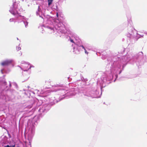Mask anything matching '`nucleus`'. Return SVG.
<instances>
[{
  "instance_id": "1",
  "label": "nucleus",
  "mask_w": 147,
  "mask_h": 147,
  "mask_svg": "<svg viewBox=\"0 0 147 147\" xmlns=\"http://www.w3.org/2000/svg\"><path fill=\"white\" fill-rule=\"evenodd\" d=\"M12 61L11 60H6L2 62L1 64L3 66H7L11 63Z\"/></svg>"
},
{
  "instance_id": "2",
  "label": "nucleus",
  "mask_w": 147,
  "mask_h": 147,
  "mask_svg": "<svg viewBox=\"0 0 147 147\" xmlns=\"http://www.w3.org/2000/svg\"><path fill=\"white\" fill-rule=\"evenodd\" d=\"M53 1V0H48V5L49 6L52 3Z\"/></svg>"
},
{
  "instance_id": "3",
  "label": "nucleus",
  "mask_w": 147,
  "mask_h": 147,
  "mask_svg": "<svg viewBox=\"0 0 147 147\" xmlns=\"http://www.w3.org/2000/svg\"><path fill=\"white\" fill-rule=\"evenodd\" d=\"M13 14L14 15H18L19 16H21V15H20V13H19L18 12H17L16 13H15V12L13 13Z\"/></svg>"
},
{
  "instance_id": "4",
  "label": "nucleus",
  "mask_w": 147,
  "mask_h": 147,
  "mask_svg": "<svg viewBox=\"0 0 147 147\" xmlns=\"http://www.w3.org/2000/svg\"><path fill=\"white\" fill-rule=\"evenodd\" d=\"M47 28H48L50 29L51 30H52V32H54V29L53 28H51V27H49V26H47Z\"/></svg>"
},
{
  "instance_id": "5",
  "label": "nucleus",
  "mask_w": 147,
  "mask_h": 147,
  "mask_svg": "<svg viewBox=\"0 0 147 147\" xmlns=\"http://www.w3.org/2000/svg\"><path fill=\"white\" fill-rule=\"evenodd\" d=\"M16 49L17 51H18L21 49V48L20 47H16Z\"/></svg>"
},
{
  "instance_id": "6",
  "label": "nucleus",
  "mask_w": 147,
  "mask_h": 147,
  "mask_svg": "<svg viewBox=\"0 0 147 147\" xmlns=\"http://www.w3.org/2000/svg\"><path fill=\"white\" fill-rule=\"evenodd\" d=\"M84 50L85 51V53H86V54H88V52L86 51V49H84Z\"/></svg>"
},
{
  "instance_id": "7",
  "label": "nucleus",
  "mask_w": 147,
  "mask_h": 147,
  "mask_svg": "<svg viewBox=\"0 0 147 147\" xmlns=\"http://www.w3.org/2000/svg\"><path fill=\"white\" fill-rule=\"evenodd\" d=\"M70 41H71V42H72V43H74V41H73V40L72 39H70Z\"/></svg>"
},
{
  "instance_id": "8",
  "label": "nucleus",
  "mask_w": 147,
  "mask_h": 147,
  "mask_svg": "<svg viewBox=\"0 0 147 147\" xmlns=\"http://www.w3.org/2000/svg\"><path fill=\"white\" fill-rule=\"evenodd\" d=\"M22 54V53L21 52H20V53H19L18 55L19 56H21Z\"/></svg>"
},
{
  "instance_id": "9",
  "label": "nucleus",
  "mask_w": 147,
  "mask_h": 147,
  "mask_svg": "<svg viewBox=\"0 0 147 147\" xmlns=\"http://www.w3.org/2000/svg\"><path fill=\"white\" fill-rule=\"evenodd\" d=\"M80 47H82V48L84 49H85V48L83 46V45H81V46H80Z\"/></svg>"
},
{
  "instance_id": "10",
  "label": "nucleus",
  "mask_w": 147,
  "mask_h": 147,
  "mask_svg": "<svg viewBox=\"0 0 147 147\" xmlns=\"http://www.w3.org/2000/svg\"><path fill=\"white\" fill-rule=\"evenodd\" d=\"M31 67H31V66H30V68H29L28 69H30L31 68Z\"/></svg>"
},
{
  "instance_id": "11",
  "label": "nucleus",
  "mask_w": 147,
  "mask_h": 147,
  "mask_svg": "<svg viewBox=\"0 0 147 147\" xmlns=\"http://www.w3.org/2000/svg\"><path fill=\"white\" fill-rule=\"evenodd\" d=\"M57 16H58V13H57Z\"/></svg>"
},
{
  "instance_id": "12",
  "label": "nucleus",
  "mask_w": 147,
  "mask_h": 147,
  "mask_svg": "<svg viewBox=\"0 0 147 147\" xmlns=\"http://www.w3.org/2000/svg\"><path fill=\"white\" fill-rule=\"evenodd\" d=\"M74 49H75V48H74Z\"/></svg>"
}]
</instances>
